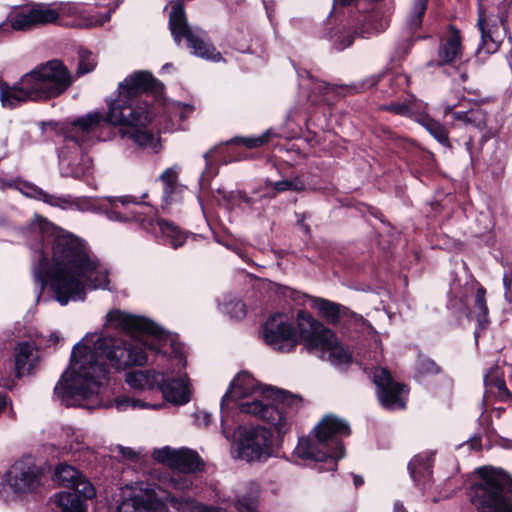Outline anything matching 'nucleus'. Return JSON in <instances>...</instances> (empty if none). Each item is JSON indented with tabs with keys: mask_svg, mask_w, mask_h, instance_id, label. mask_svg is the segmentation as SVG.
<instances>
[{
	"mask_svg": "<svg viewBox=\"0 0 512 512\" xmlns=\"http://www.w3.org/2000/svg\"><path fill=\"white\" fill-rule=\"evenodd\" d=\"M87 334L73 347L68 370L62 375L54 392L66 406H85L89 409L102 404V393L108 379V369L98 360L103 355L117 370L142 366L147 362L142 342H127L122 338L99 337Z\"/></svg>",
	"mask_w": 512,
	"mask_h": 512,
	"instance_id": "1",
	"label": "nucleus"
},
{
	"mask_svg": "<svg viewBox=\"0 0 512 512\" xmlns=\"http://www.w3.org/2000/svg\"><path fill=\"white\" fill-rule=\"evenodd\" d=\"M36 281L44 288L46 278L61 305L69 301L84 300L86 289L108 288V270L91 256L85 244L68 233L55 236L52 262L42 256L34 270Z\"/></svg>",
	"mask_w": 512,
	"mask_h": 512,
	"instance_id": "2",
	"label": "nucleus"
},
{
	"mask_svg": "<svg viewBox=\"0 0 512 512\" xmlns=\"http://www.w3.org/2000/svg\"><path fill=\"white\" fill-rule=\"evenodd\" d=\"M262 338L267 345L280 352L292 351L301 341L308 352L335 366L347 364L352 359L334 332L303 310L297 313V330L285 315L276 314L264 324Z\"/></svg>",
	"mask_w": 512,
	"mask_h": 512,
	"instance_id": "3",
	"label": "nucleus"
},
{
	"mask_svg": "<svg viewBox=\"0 0 512 512\" xmlns=\"http://www.w3.org/2000/svg\"><path fill=\"white\" fill-rule=\"evenodd\" d=\"M156 79L147 71H139L127 77L119 85V98L109 105L106 121L112 125L124 127L122 137L130 138L142 148L159 151V138L144 129L151 121V114L146 103L134 102L139 94L153 90Z\"/></svg>",
	"mask_w": 512,
	"mask_h": 512,
	"instance_id": "4",
	"label": "nucleus"
},
{
	"mask_svg": "<svg viewBox=\"0 0 512 512\" xmlns=\"http://www.w3.org/2000/svg\"><path fill=\"white\" fill-rule=\"evenodd\" d=\"M350 434L349 424L335 416L326 415L315 427L317 443L300 438L294 450L296 456L326 463L325 470L335 471L337 462L345 456L341 437Z\"/></svg>",
	"mask_w": 512,
	"mask_h": 512,
	"instance_id": "5",
	"label": "nucleus"
},
{
	"mask_svg": "<svg viewBox=\"0 0 512 512\" xmlns=\"http://www.w3.org/2000/svg\"><path fill=\"white\" fill-rule=\"evenodd\" d=\"M302 405V398L288 391L266 387L261 397L240 404L243 413L251 414L270 425L279 433H285L291 426L294 414Z\"/></svg>",
	"mask_w": 512,
	"mask_h": 512,
	"instance_id": "6",
	"label": "nucleus"
},
{
	"mask_svg": "<svg viewBox=\"0 0 512 512\" xmlns=\"http://www.w3.org/2000/svg\"><path fill=\"white\" fill-rule=\"evenodd\" d=\"M479 480L470 488L477 512H512V477L502 469L478 468Z\"/></svg>",
	"mask_w": 512,
	"mask_h": 512,
	"instance_id": "7",
	"label": "nucleus"
},
{
	"mask_svg": "<svg viewBox=\"0 0 512 512\" xmlns=\"http://www.w3.org/2000/svg\"><path fill=\"white\" fill-rule=\"evenodd\" d=\"M106 324L108 327L125 331L130 334H143L144 339L142 347L160 353L169 344L173 350L174 356L185 367L183 347L176 344L174 340L164 334L161 329L147 318L132 315L121 310H112L107 313Z\"/></svg>",
	"mask_w": 512,
	"mask_h": 512,
	"instance_id": "8",
	"label": "nucleus"
},
{
	"mask_svg": "<svg viewBox=\"0 0 512 512\" xmlns=\"http://www.w3.org/2000/svg\"><path fill=\"white\" fill-rule=\"evenodd\" d=\"M169 27L177 43H180L182 37L186 38L187 46L192 49L195 56L213 62L222 60L221 53L210 43L206 33L198 27L192 28L188 25L184 8L180 3L172 7L169 15Z\"/></svg>",
	"mask_w": 512,
	"mask_h": 512,
	"instance_id": "9",
	"label": "nucleus"
},
{
	"mask_svg": "<svg viewBox=\"0 0 512 512\" xmlns=\"http://www.w3.org/2000/svg\"><path fill=\"white\" fill-rule=\"evenodd\" d=\"M26 80L32 84L39 100L59 96L73 82L72 75L59 60H51L37 65L26 73Z\"/></svg>",
	"mask_w": 512,
	"mask_h": 512,
	"instance_id": "10",
	"label": "nucleus"
},
{
	"mask_svg": "<svg viewBox=\"0 0 512 512\" xmlns=\"http://www.w3.org/2000/svg\"><path fill=\"white\" fill-rule=\"evenodd\" d=\"M60 17V9L51 4L31 3L12 9L6 17L10 34L14 31H30L53 24Z\"/></svg>",
	"mask_w": 512,
	"mask_h": 512,
	"instance_id": "11",
	"label": "nucleus"
},
{
	"mask_svg": "<svg viewBox=\"0 0 512 512\" xmlns=\"http://www.w3.org/2000/svg\"><path fill=\"white\" fill-rule=\"evenodd\" d=\"M237 457L247 462L262 461L275 454L272 432L264 427H240L236 442Z\"/></svg>",
	"mask_w": 512,
	"mask_h": 512,
	"instance_id": "12",
	"label": "nucleus"
},
{
	"mask_svg": "<svg viewBox=\"0 0 512 512\" xmlns=\"http://www.w3.org/2000/svg\"><path fill=\"white\" fill-rule=\"evenodd\" d=\"M167 494L160 488H135L125 495L117 512H168Z\"/></svg>",
	"mask_w": 512,
	"mask_h": 512,
	"instance_id": "13",
	"label": "nucleus"
},
{
	"mask_svg": "<svg viewBox=\"0 0 512 512\" xmlns=\"http://www.w3.org/2000/svg\"><path fill=\"white\" fill-rule=\"evenodd\" d=\"M373 382L381 405L387 409H403L406 406L408 389L396 382L385 368L377 367L373 371Z\"/></svg>",
	"mask_w": 512,
	"mask_h": 512,
	"instance_id": "14",
	"label": "nucleus"
},
{
	"mask_svg": "<svg viewBox=\"0 0 512 512\" xmlns=\"http://www.w3.org/2000/svg\"><path fill=\"white\" fill-rule=\"evenodd\" d=\"M153 457L173 470L183 473L201 471L204 463L199 455L188 448L173 449L168 446L155 450Z\"/></svg>",
	"mask_w": 512,
	"mask_h": 512,
	"instance_id": "15",
	"label": "nucleus"
},
{
	"mask_svg": "<svg viewBox=\"0 0 512 512\" xmlns=\"http://www.w3.org/2000/svg\"><path fill=\"white\" fill-rule=\"evenodd\" d=\"M478 27L481 32V42L477 54L480 56L482 53L493 54L497 52L506 34L503 20L497 17H486L485 13L480 10Z\"/></svg>",
	"mask_w": 512,
	"mask_h": 512,
	"instance_id": "16",
	"label": "nucleus"
},
{
	"mask_svg": "<svg viewBox=\"0 0 512 512\" xmlns=\"http://www.w3.org/2000/svg\"><path fill=\"white\" fill-rule=\"evenodd\" d=\"M104 121L100 112H90L84 116L78 117L71 124L68 142L79 145H89L94 139L99 137V129Z\"/></svg>",
	"mask_w": 512,
	"mask_h": 512,
	"instance_id": "17",
	"label": "nucleus"
},
{
	"mask_svg": "<svg viewBox=\"0 0 512 512\" xmlns=\"http://www.w3.org/2000/svg\"><path fill=\"white\" fill-rule=\"evenodd\" d=\"M0 100L3 107L13 108L28 100L38 101L39 98L25 74L13 86L0 82Z\"/></svg>",
	"mask_w": 512,
	"mask_h": 512,
	"instance_id": "18",
	"label": "nucleus"
},
{
	"mask_svg": "<svg viewBox=\"0 0 512 512\" xmlns=\"http://www.w3.org/2000/svg\"><path fill=\"white\" fill-rule=\"evenodd\" d=\"M6 481L15 492H27L36 487L38 476L35 467L16 462L6 473Z\"/></svg>",
	"mask_w": 512,
	"mask_h": 512,
	"instance_id": "19",
	"label": "nucleus"
},
{
	"mask_svg": "<svg viewBox=\"0 0 512 512\" xmlns=\"http://www.w3.org/2000/svg\"><path fill=\"white\" fill-rule=\"evenodd\" d=\"M8 186L14 187L26 197L41 200L53 207H58L61 209H70L76 205L75 201L68 195H51L46 193L42 189L36 187L35 185L22 180H15L14 182L9 183Z\"/></svg>",
	"mask_w": 512,
	"mask_h": 512,
	"instance_id": "20",
	"label": "nucleus"
},
{
	"mask_svg": "<svg viewBox=\"0 0 512 512\" xmlns=\"http://www.w3.org/2000/svg\"><path fill=\"white\" fill-rule=\"evenodd\" d=\"M158 388L164 399L174 405H184L190 401L191 389L186 374L175 379L166 378L163 374V380H160Z\"/></svg>",
	"mask_w": 512,
	"mask_h": 512,
	"instance_id": "21",
	"label": "nucleus"
},
{
	"mask_svg": "<svg viewBox=\"0 0 512 512\" xmlns=\"http://www.w3.org/2000/svg\"><path fill=\"white\" fill-rule=\"evenodd\" d=\"M311 307L317 310L319 315L328 323L333 325L340 323V321L345 318H357V315L345 306L324 298H312Z\"/></svg>",
	"mask_w": 512,
	"mask_h": 512,
	"instance_id": "22",
	"label": "nucleus"
},
{
	"mask_svg": "<svg viewBox=\"0 0 512 512\" xmlns=\"http://www.w3.org/2000/svg\"><path fill=\"white\" fill-rule=\"evenodd\" d=\"M14 358L17 377L31 374L39 361L38 351L28 342L19 343L15 347Z\"/></svg>",
	"mask_w": 512,
	"mask_h": 512,
	"instance_id": "23",
	"label": "nucleus"
},
{
	"mask_svg": "<svg viewBox=\"0 0 512 512\" xmlns=\"http://www.w3.org/2000/svg\"><path fill=\"white\" fill-rule=\"evenodd\" d=\"M257 389L255 379L248 373H239L231 382L229 390L222 398V406L229 400L245 398Z\"/></svg>",
	"mask_w": 512,
	"mask_h": 512,
	"instance_id": "24",
	"label": "nucleus"
},
{
	"mask_svg": "<svg viewBox=\"0 0 512 512\" xmlns=\"http://www.w3.org/2000/svg\"><path fill=\"white\" fill-rule=\"evenodd\" d=\"M461 51L460 32L454 27H451L448 36L439 46L438 56L440 64L453 62L461 55Z\"/></svg>",
	"mask_w": 512,
	"mask_h": 512,
	"instance_id": "25",
	"label": "nucleus"
},
{
	"mask_svg": "<svg viewBox=\"0 0 512 512\" xmlns=\"http://www.w3.org/2000/svg\"><path fill=\"white\" fill-rule=\"evenodd\" d=\"M163 373L155 371H132L126 374V383L135 390H150L159 386Z\"/></svg>",
	"mask_w": 512,
	"mask_h": 512,
	"instance_id": "26",
	"label": "nucleus"
},
{
	"mask_svg": "<svg viewBox=\"0 0 512 512\" xmlns=\"http://www.w3.org/2000/svg\"><path fill=\"white\" fill-rule=\"evenodd\" d=\"M359 22L361 24L360 34L362 36H369L384 31L389 25L388 18L380 10H373L361 15Z\"/></svg>",
	"mask_w": 512,
	"mask_h": 512,
	"instance_id": "27",
	"label": "nucleus"
},
{
	"mask_svg": "<svg viewBox=\"0 0 512 512\" xmlns=\"http://www.w3.org/2000/svg\"><path fill=\"white\" fill-rule=\"evenodd\" d=\"M167 501L180 512H218L219 508L201 504L189 497H175L167 494Z\"/></svg>",
	"mask_w": 512,
	"mask_h": 512,
	"instance_id": "28",
	"label": "nucleus"
},
{
	"mask_svg": "<svg viewBox=\"0 0 512 512\" xmlns=\"http://www.w3.org/2000/svg\"><path fill=\"white\" fill-rule=\"evenodd\" d=\"M432 457L428 455H417L408 464L411 477L415 481L428 478L432 472Z\"/></svg>",
	"mask_w": 512,
	"mask_h": 512,
	"instance_id": "29",
	"label": "nucleus"
},
{
	"mask_svg": "<svg viewBox=\"0 0 512 512\" xmlns=\"http://www.w3.org/2000/svg\"><path fill=\"white\" fill-rule=\"evenodd\" d=\"M56 502L61 512H84L82 498L74 492H60Z\"/></svg>",
	"mask_w": 512,
	"mask_h": 512,
	"instance_id": "30",
	"label": "nucleus"
},
{
	"mask_svg": "<svg viewBox=\"0 0 512 512\" xmlns=\"http://www.w3.org/2000/svg\"><path fill=\"white\" fill-rule=\"evenodd\" d=\"M165 406V403L151 404L141 399H136L128 396H122L115 400V407L118 411H126L128 409H161Z\"/></svg>",
	"mask_w": 512,
	"mask_h": 512,
	"instance_id": "31",
	"label": "nucleus"
},
{
	"mask_svg": "<svg viewBox=\"0 0 512 512\" xmlns=\"http://www.w3.org/2000/svg\"><path fill=\"white\" fill-rule=\"evenodd\" d=\"M158 225L162 234L169 240L172 247L178 248L185 243L186 234L173 223L160 219Z\"/></svg>",
	"mask_w": 512,
	"mask_h": 512,
	"instance_id": "32",
	"label": "nucleus"
},
{
	"mask_svg": "<svg viewBox=\"0 0 512 512\" xmlns=\"http://www.w3.org/2000/svg\"><path fill=\"white\" fill-rule=\"evenodd\" d=\"M355 38V33L352 32L350 27H336L330 32V40L337 50H344L349 47Z\"/></svg>",
	"mask_w": 512,
	"mask_h": 512,
	"instance_id": "33",
	"label": "nucleus"
},
{
	"mask_svg": "<svg viewBox=\"0 0 512 512\" xmlns=\"http://www.w3.org/2000/svg\"><path fill=\"white\" fill-rule=\"evenodd\" d=\"M92 169V159L84 154H81L79 158H74L68 164L66 175L74 178H83L90 173Z\"/></svg>",
	"mask_w": 512,
	"mask_h": 512,
	"instance_id": "34",
	"label": "nucleus"
},
{
	"mask_svg": "<svg viewBox=\"0 0 512 512\" xmlns=\"http://www.w3.org/2000/svg\"><path fill=\"white\" fill-rule=\"evenodd\" d=\"M485 295L486 290L483 287H479L476 291L473 305V313L477 322L482 328H484L488 323V307L486 304Z\"/></svg>",
	"mask_w": 512,
	"mask_h": 512,
	"instance_id": "35",
	"label": "nucleus"
},
{
	"mask_svg": "<svg viewBox=\"0 0 512 512\" xmlns=\"http://www.w3.org/2000/svg\"><path fill=\"white\" fill-rule=\"evenodd\" d=\"M79 475V471H77L73 466L67 464H60L55 470L56 481L69 488L75 485V481L79 479Z\"/></svg>",
	"mask_w": 512,
	"mask_h": 512,
	"instance_id": "36",
	"label": "nucleus"
},
{
	"mask_svg": "<svg viewBox=\"0 0 512 512\" xmlns=\"http://www.w3.org/2000/svg\"><path fill=\"white\" fill-rule=\"evenodd\" d=\"M421 123L438 142L444 145L448 143V134L442 124L431 118H424Z\"/></svg>",
	"mask_w": 512,
	"mask_h": 512,
	"instance_id": "37",
	"label": "nucleus"
},
{
	"mask_svg": "<svg viewBox=\"0 0 512 512\" xmlns=\"http://www.w3.org/2000/svg\"><path fill=\"white\" fill-rule=\"evenodd\" d=\"M495 396L499 401L512 402V393L508 390L504 378L493 385L485 387V397Z\"/></svg>",
	"mask_w": 512,
	"mask_h": 512,
	"instance_id": "38",
	"label": "nucleus"
},
{
	"mask_svg": "<svg viewBox=\"0 0 512 512\" xmlns=\"http://www.w3.org/2000/svg\"><path fill=\"white\" fill-rule=\"evenodd\" d=\"M187 474L179 471L174 472L168 480L169 487L177 491L190 490L193 486V479Z\"/></svg>",
	"mask_w": 512,
	"mask_h": 512,
	"instance_id": "39",
	"label": "nucleus"
},
{
	"mask_svg": "<svg viewBox=\"0 0 512 512\" xmlns=\"http://www.w3.org/2000/svg\"><path fill=\"white\" fill-rule=\"evenodd\" d=\"M428 0H414L408 24L412 29L418 28L422 23V17L427 8Z\"/></svg>",
	"mask_w": 512,
	"mask_h": 512,
	"instance_id": "40",
	"label": "nucleus"
},
{
	"mask_svg": "<svg viewBox=\"0 0 512 512\" xmlns=\"http://www.w3.org/2000/svg\"><path fill=\"white\" fill-rule=\"evenodd\" d=\"M270 185L278 193L288 191V190L296 191V192L305 190V184L299 177H295L290 180H281V181H277L275 183L271 182Z\"/></svg>",
	"mask_w": 512,
	"mask_h": 512,
	"instance_id": "41",
	"label": "nucleus"
},
{
	"mask_svg": "<svg viewBox=\"0 0 512 512\" xmlns=\"http://www.w3.org/2000/svg\"><path fill=\"white\" fill-rule=\"evenodd\" d=\"M466 124L482 130L486 126L485 113L479 107L467 110Z\"/></svg>",
	"mask_w": 512,
	"mask_h": 512,
	"instance_id": "42",
	"label": "nucleus"
},
{
	"mask_svg": "<svg viewBox=\"0 0 512 512\" xmlns=\"http://www.w3.org/2000/svg\"><path fill=\"white\" fill-rule=\"evenodd\" d=\"M72 492L77 493L80 497L92 498L95 495V490L92 484L80 473L79 479L75 481V485L71 487Z\"/></svg>",
	"mask_w": 512,
	"mask_h": 512,
	"instance_id": "43",
	"label": "nucleus"
},
{
	"mask_svg": "<svg viewBox=\"0 0 512 512\" xmlns=\"http://www.w3.org/2000/svg\"><path fill=\"white\" fill-rule=\"evenodd\" d=\"M270 137L269 131L263 133L258 137H240L232 141L237 144H243L247 148H257L268 142Z\"/></svg>",
	"mask_w": 512,
	"mask_h": 512,
	"instance_id": "44",
	"label": "nucleus"
},
{
	"mask_svg": "<svg viewBox=\"0 0 512 512\" xmlns=\"http://www.w3.org/2000/svg\"><path fill=\"white\" fill-rule=\"evenodd\" d=\"M96 66L95 58L91 52L81 51L79 54L78 75L91 72Z\"/></svg>",
	"mask_w": 512,
	"mask_h": 512,
	"instance_id": "45",
	"label": "nucleus"
},
{
	"mask_svg": "<svg viewBox=\"0 0 512 512\" xmlns=\"http://www.w3.org/2000/svg\"><path fill=\"white\" fill-rule=\"evenodd\" d=\"M380 109L392 112L401 116H408L412 113V103L411 102H393L390 104H385L380 107Z\"/></svg>",
	"mask_w": 512,
	"mask_h": 512,
	"instance_id": "46",
	"label": "nucleus"
},
{
	"mask_svg": "<svg viewBox=\"0 0 512 512\" xmlns=\"http://www.w3.org/2000/svg\"><path fill=\"white\" fill-rule=\"evenodd\" d=\"M68 437V450L70 452L76 453L85 448L84 436L80 433H76L72 429L67 431Z\"/></svg>",
	"mask_w": 512,
	"mask_h": 512,
	"instance_id": "47",
	"label": "nucleus"
},
{
	"mask_svg": "<svg viewBox=\"0 0 512 512\" xmlns=\"http://www.w3.org/2000/svg\"><path fill=\"white\" fill-rule=\"evenodd\" d=\"M112 10H109L108 12L104 14H96L92 15L84 20V25L86 27H100L104 23L108 22L111 18Z\"/></svg>",
	"mask_w": 512,
	"mask_h": 512,
	"instance_id": "48",
	"label": "nucleus"
},
{
	"mask_svg": "<svg viewBox=\"0 0 512 512\" xmlns=\"http://www.w3.org/2000/svg\"><path fill=\"white\" fill-rule=\"evenodd\" d=\"M226 311L232 318L235 319H240L246 314L245 305L239 300L231 301L228 303L226 305Z\"/></svg>",
	"mask_w": 512,
	"mask_h": 512,
	"instance_id": "49",
	"label": "nucleus"
},
{
	"mask_svg": "<svg viewBox=\"0 0 512 512\" xmlns=\"http://www.w3.org/2000/svg\"><path fill=\"white\" fill-rule=\"evenodd\" d=\"M503 379V373L500 371L498 366H493L484 376V385L485 387L493 385V383H497Z\"/></svg>",
	"mask_w": 512,
	"mask_h": 512,
	"instance_id": "50",
	"label": "nucleus"
},
{
	"mask_svg": "<svg viewBox=\"0 0 512 512\" xmlns=\"http://www.w3.org/2000/svg\"><path fill=\"white\" fill-rule=\"evenodd\" d=\"M418 371L421 374H435V373H438L439 368L435 364V362H433L432 360H430V359H421L418 362Z\"/></svg>",
	"mask_w": 512,
	"mask_h": 512,
	"instance_id": "51",
	"label": "nucleus"
},
{
	"mask_svg": "<svg viewBox=\"0 0 512 512\" xmlns=\"http://www.w3.org/2000/svg\"><path fill=\"white\" fill-rule=\"evenodd\" d=\"M234 508L237 512H256L254 502L251 500H235L233 502Z\"/></svg>",
	"mask_w": 512,
	"mask_h": 512,
	"instance_id": "52",
	"label": "nucleus"
},
{
	"mask_svg": "<svg viewBox=\"0 0 512 512\" xmlns=\"http://www.w3.org/2000/svg\"><path fill=\"white\" fill-rule=\"evenodd\" d=\"M161 179L168 186L173 187L177 181V172L173 168H168L162 173Z\"/></svg>",
	"mask_w": 512,
	"mask_h": 512,
	"instance_id": "53",
	"label": "nucleus"
},
{
	"mask_svg": "<svg viewBox=\"0 0 512 512\" xmlns=\"http://www.w3.org/2000/svg\"><path fill=\"white\" fill-rule=\"evenodd\" d=\"M117 451L119 452V454H121L123 458L128 460H136L139 455L138 452L134 451L132 448L124 447L121 445L117 446Z\"/></svg>",
	"mask_w": 512,
	"mask_h": 512,
	"instance_id": "54",
	"label": "nucleus"
},
{
	"mask_svg": "<svg viewBox=\"0 0 512 512\" xmlns=\"http://www.w3.org/2000/svg\"><path fill=\"white\" fill-rule=\"evenodd\" d=\"M453 108L454 106L453 105H447L445 106L444 108V113L445 114H452V117L455 119V120H458V121H462L466 124V118H467V111H457V112H453Z\"/></svg>",
	"mask_w": 512,
	"mask_h": 512,
	"instance_id": "55",
	"label": "nucleus"
},
{
	"mask_svg": "<svg viewBox=\"0 0 512 512\" xmlns=\"http://www.w3.org/2000/svg\"><path fill=\"white\" fill-rule=\"evenodd\" d=\"M317 88L320 91V93L327 94L329 92L334 91L336 87L326 82H319Z\"/></svg>",
	"mask_w": 512,
	"mask_h": 512,
	"instance_id": "56",
	"label": "nucleus"
},
{
	"mask_svg": "<svg viewBox=\"0 0 512 512\" xmlns=\"http://www.w3.org/2000/svg\"><path fill=\"white\" fill-rule=\"evenodd\" d=\"M237 197L240 201L244 202L247 205H251L253 203L252 199L247 196L244 192H237Z\"/></svg>",
	"mask_w": 512,
	"mask_h": 512,
	"instance_id": "57",
	"label": "nucleus"
},
{
	"mask_svg": "<svg viewBox=\"0 0 512 512\" xmlns=\"http://www.w3.org/2000/svg\"><path fill=\"white\" fill-rule=\"evenodd\" d=\"M10 35L8 26L6 25V22L0 23V40L6 36Z\"/></svg>",
	"mask_w": 512,
	"mask_h": 512,
	"instance_id": "58",
	"label": "nucleus"
},
{
	"mask_svg": "<svg viewBox=\"0 0 512 512\" xmlns=\"http://www.w3.org/2000/svg\"><path fill=\"white\" fill-rule=\"evenodd\" d=\"M7 404V398L4 394L0 393V413L4 410Z\"/></svg>",
	"mask_w": 512,
	"mask_h": 512,
	"instance_id": "59",
	"label": "nucleus"
},
{
	"mask_svg": "<svg viewBox=\"0 0 512 512\" xmlns=\"http://www.w3.org/2000/svg\"><path fill=\"white\" fill-rule=\"evenodd\" d=\"M118 201L121 202V204L124 205V206L129 204V203L134 202V200L131 197H129V196L120 197L118 199Z\"/></svg>",
	"mask_w": 512,
	"mask_h": 512,
	"instance_id": "60",
	"label": "nucleus"
},
{
	"mask_svg": "<svg viewBox=\"0 0 512 512\" xmlns=\"http://www.w3.org/2000/svg\"><path fill=\"white\" fill-rule=\"evenodd\" d=\"M393 512H406V510L404 509L402 504L397 502V503L394 504Z\"/></svg>",
	"mask_w": 512,
	"mask_h": 512,
	"instance_id": "61",
	"label": "nucleus"
},
{
	"mask_svg": "<svg viewBox=\"0 0 512 512\" xmlns=\"http://www.w3.org/2000/svg\"><path fill=\"white\" fill-rule=\"evenodd\" d=\"M354 483H355L356 486H359V485H361L363 483V479L361 477H359V476H355L354 477Z\"/></svg>",
	"mask_w": 512,
	"mask_h": 512,
	"instance_id": "62",
	"label": "nucleus"
},
{
	"mask_svg": "<svg viewBox=\"0 0 512 512\" xmlns=\"http://www.w3.org/2000/svg\"><path fill=\"white\" fill-rule=\"evenodd\" d=\"M352 0H335V3L336 4H339V5H347V4H350Z\"/></svg>",
	"mask_w": 512,
	"mask_h": 512,
	"instance_id": "63",
	"label": "nucleus"
},
{
	"mask_svg": "<svg viewBox=\"0 0 512 512\" xmlns=\"http://www.w3.org/2000/svg\"><path fill=\"white\" fill-rule=\"evenodd\" d=\"M201 415L203 416L204 424H208L210 421V416L207 413H201Z\"/></svg>",
	"mask_w": 512,
	"mask_h": 512,
	"instance_id": "64",
	"label": "nucleus"
}]
</instances>
